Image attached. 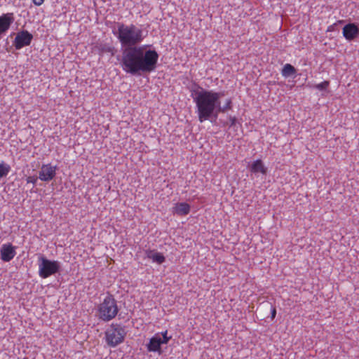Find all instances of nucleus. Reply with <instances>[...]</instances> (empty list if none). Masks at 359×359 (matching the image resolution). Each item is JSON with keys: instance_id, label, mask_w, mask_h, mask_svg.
<instances>
[{"instance_id": "obj_1", "label": "nucleus", "mask_w": 359, "mask_h": 359, "mask_svg": "<svg viewBox=\"0 0 359 359\" xmlns=\"http://www.w3.org/2000/svg\"><path fill=\"white\" fill-rule=\"evenodd\" d=\"M158 54L155 50L144 51L142 47H130L122 53L120 65L123 71L132 75L150 73L156 68Z\"/></svg>"}, {"instance_id": "obj_2", "label": "nucleus", "mask_w": 359, "mask_h": 359, "mask_svg": "<svg viewBox=\"0 0 359 359\" xmlns=\"http://www.w3.org/2000/svg\"><path fill=\"white\" fill-rule=\"evenodd\" d=\"M192 95L196 104L198 118L200 123L209 120L212 116L217 117L219 109L220 99L223 95L221 92L205 90L200 88Z\"/></svg>"}, {"instance_id": "obj_3", "label": "nucleus", "mask_w": 359, "mask_h": 359, "mask_svg": "<svg viewBox=\"0 0 359 359\" xmlns=\"http://www.w3.org/2000/svg\"><path fill=\"white\" fill-rule=\"evenodd\" d=\"M118 39L123 46H136L141 43L144 36L142 29L133 24H118Z\"/></svg>"}, {"instance_id": "obj_4", "label": "nucleus", "mask_w": 359, "mask_h": 359, "mask_svg": "<svg viewBox=\"0 0 359 359\" xmlns=\"http://www.w3.org/2000/svg\"><path fill=\"white\" fill-rule=\"evenodd\" d=\"M118 311L116 301L111 295L107 296L98 307L99 317L104 321L114 318Z\"/></svg>"}, {"instance_id": "obj_5", "label": "nucleus", "mask_w": 359, "mask_h": 359, "mask_svg": "<svg viewBox=\"0 0 359 359\" xmlns=\"http://www.w3.org/2000/svg\"><path fill=\"white\" fill-rule=\"evenodd\" d=\"M126 331L121 325L112 324L105 332L107 344L111 347H116L121 344L126 337Z\"/></svg>"}, {"instance_id": "obj_6", "label": "nucleus", "mask_w": 359, "mask_h": 359, "mask_svg": "<svg viewBox=\"0 0 359 359\" xmlns=\"http://www.w3.org/2000/svg\"><path fill=\"white\" fill-rule=\"evenodd\" d=\"M39 275L42 278H47L60 271V264L56 260H50L43 256L39 257Z\"/></svg>"}, {"instance_id": "obj_7", "label": "nucleus", "mask_w": 359, "mask_h": 359, "mask_svg": "<svg viewBox=\"0 0 359 359\" xmlns=\"http://www.w3.org/2000/svg\"><path fill=\"white\" fill-rule=\"evenodd\" d=\"M170 339L171 337L168 336L167 330L161 332V336L159 333L155 334L154 336L150 339L149 342L147 345V351L149 352L161 353V346L162 344H167Z\"/></svg>"}, {"instance_id": "obj_8", "label": "nucleus", "mask_w": 359, "mask_h": 359, "mask_svg": "<svg viewBox=\"0 0 359 359\" xmlns=\"http://www.w3.org/2000/svg\"><path fill=\"white\" fill-rule=\"evenodd\" d=\"M33 36L27 30H23L17 33L13 41V46L16 50H20L25 46L30 45Z\"/></svg>"}, {"instance_id": "obj_9", "label": "nucleus", "mask_w": 359, "mask_h": 359, "mask_svg": "<svg viewBox=\"0 0 359 359\" xmlns=\"http://www.w3.org/2000/svg\"><path fill=\"white\" fill-rule=\"evenodd\" d=\"M57 167L50 163L43 164L39 172V178L43 182L52 180L56 175Z\"/></svg>"}, {"instance_id": "obj_10", "label": "nucleus", "mask_w": 359, "mask_h": 359, "mask_svg": "<svg viewBox=\"0 0 359 359\" xmlns=\"http://www.w3.org/2000/svg\"><path fill=\"white\" fill-rule=\"evenodd\" d=\"M0 253L1 260L8 262L12 260L16 255L15 247L11 243L3 244L0 249Z\"/></svg>"}, {"instance_id": "obj_11", "label": "nucleus", "mask_w": 359, "mask_h": 359, "mask_svg": "<svg viewBox=\"0 0 359 359\" xmlns=\"http://www.w3.org/2000/svg\"><path fill=\"white\" fill-rule=\"evenodd\" d=\"M344 37L348 41L353 40L359 34V29L354 23H348L342 29Z\"/></svg>"}, {"instance_id": "obj_12", "label": "nucleus", "mask_w": 359, "mask_h": 359, "mask_svg": "<svg viewBox=\"0 0 359 359\" xmlns=\"http://www.w3.org/2000/svg\"><path fill=\"white\" fill-rule=\"evenodd\" d=\"M249 170L251 173L257 175L260 173L266 175L267 173V168L265 166L264 162L261 159H257L252 162L249 165Z\"/></svg>"}, {"instance_id": "obj_13", "label": "nucleus", "mask_w": 359, "mask_h": 359, "mask_svg": "<svg viewBox=\"0 0 359 359\" xmlns=\"http://www.w3.org/2000/svg\"><path fill=\"white\" fill-rule=\"evenodd\" d=\"M191 207L187 203H176L173 208V212L178 215L184 216L187 215L190 212Z\"/></svg>"}, {"instance_id": "obj_14", "label": "nucleus", "mask_w": 359, "mask_h": 359, "mask_svg": "<svg viewBox=\"0 0 359 359\" xmlns=\"http://www.w3.org/2000/svg\"><path fill=\"white\" fill-rule=\"evenodd\" d=\"M146 255L149 259H151L154 262H156L158 264H161L165 260V258L163 254L155 250H147L146 252Z\"/></svg>"}, {"instance_id": "obj_15", "label": "nucleus", "mask_w": 359, "mask_h": 359, "mask_svg": "<svg viewBox=\"0 0 359 359\" xmlns=\"http://www.w3.org/2000/svg\"><path fill=\"white\" fill-rule=\"evenodd\" d=\"M296 73V69L290 64H286L282 69V76L287 78Z\"/></svg>"}, {"instance_id": "obj_16", "label": "nucleus", "mask_w": 359, "mask_h": 359, "mask_svg": "<svg viewBox=\"0 0 359 359\" xmlns=\"http://www.w3.org/2000/svg\"><path fill=\"white\" fill-rule=\"evenodd\" d=\"M11 167L4 161L0 162V177L6 176L10 172Z\"/></svg>"}, {"instance_id": "obj_17", "label": "nucleus", "mask_w": 359, "mask_h": 359, "mask_svg": "<svg viewBox=\"0 0 359 359\" xmlns=\"http://www.w3.org/2000/svg\"><path fill=\"white\" fill-rule=\"evenodd\" d=\"M232 109V100L229 98L226 100L224 104L221 107V104H219V109H218V114L220 112L224 113L229 110Z\"/></svg>"}, {"instance_id": "obj_18", "label": "nucleus", "mask_w": 359, "mask_h": 359, "mask_svg": "<svg viewBox=\"0 0 359 359\" xmlns=\"http://www.w3.org/2000/svg\"><path fill=\"white\" fill-rule=\"evenodd\" d=\"M329 86V81H323L318 84L316 85V88L318 89V90H324V89H326Z\"/></svg>"}, {"instance_id": "obj_19", "label": "nucleus", "mask_w": 359, "mask_h": 359, "mask_svg": "<svg viewBox=\"0 0 359 359\" xmlns=\"http://www.w3.org/2000/svg\"><path fill=\"white\" fill-rule=\"evenodd\" d=\"M27 183H31L35 184L36 183L37 179L35 177L29 176L26 180Z\"/></svg>"}, {"instance_id": "obj_20", "label": "nucleus", "mask_w": 359, "mask_h": 359, "mask_svg": "<svg viewBox=\"0 0 359 359\" xmlns=\"http://www.w3.org/2000/svg\"><path fill=\"white\" fill-rule=\"evenodd\" d=\"M276 316V306L271 305V318L273 320Z\"/></svg>"}, {"instance_id": "obj_21", "label": "nucleus", "mask_w": 359, "mask_h": 359, "mask_svg": "<svg viewBox=\"0 0 359 359\" xmlns=\"http://www.w3.org/2000/svg\"><path fill=\"white\" fill-rule=\"evenodd\" d=\"M44 1L45 0H32V2L34 5L39 6L43 4Z\"/></svg>"}, {"instance_id": "obj_22", "label": "nucleus", "mask_w": 359, "mask_h": 359, "mask_svg": "<svg viewBox=\"0 0 359 359\" xmlns=\"http://www.w3.org/2000/svg\"><path fill=\"white\" fill-rule=\"evenodd\" d=\"M229 121L231 126H233L236 124V118L235 116H230L229 117Z\"/></svg>"}]
</instances>
